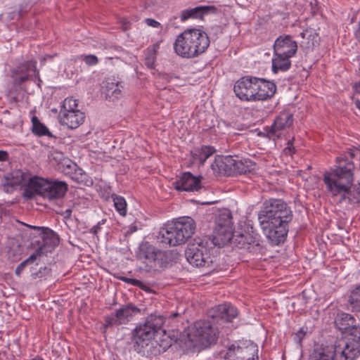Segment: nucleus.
Segmentation results:
<instances>
[{
  "label": "nucleus",
  "mask_w": 360,
  "mask_h": 360,
  "mask_svg": "<svg viewBox=\"0 0 360 360\" xmlns=\"http://www.w3.org/2000/svg\"><path fill=\"white\" fill-rule=\"evenodd\" d=\"M338 165L323 174V181L329 195L339 203L360 202V181H354V165L352 160L342 157L336 158Z\"/></svg>",
  "instance_id": "f257e3e1"
},
{
  "label": "nucleus",
  "mask_w": 360,
  "mask_h": 360,
  "mask_svg": "<svg viewBox=\"0 0 360 360\" xmlns=\"http://www.w3.org/2000/svg\"><path fill=\"white\" fill-rule=\"evenodd\" d=\"M238 316V310L229 304H219L209 311L210 320L195 322L188 334L189 340L195 347H207L214 343L219 336L218 326L231 322Z\"/></svg>",
  "instance_id": "f03ea898"
},
{
  "label": "nucleus",
  "mask_w": 360,
  "mask_h": 360,
  "mask_svg": "<svg viewBox=\"0 0 360 360\" xmlns=\"http://www.w3.org/2000/svg\"><path fill=\"white\" fill-rule=\"evenodd\" d=\"M232 225L231 213L223 212L216 217L214 233L219 236V242L217 243L219 246L231 243L239 248L252 251L254 246L259 245V241L255 236L246 231H233Z\"/></svg>",
  "instance_id": "7ed1b4c3"
},
{
  "label": "nucleus",
  "mask_w": 360,
  "mask_h": 360,
  "mask_svg": "<svg viewBox=\"0 0 360 360\" xmlns=\"http://www.w3.org/2000/svg\"><path fill=\"white\" fill-rule=\"evenodd\" d=\"M163 324L164 319L162 316L150 315L143 324L136 327L133 333L134 350L141 353L150 344L152 348L148 351L150 354L156 356L164 352L170 346L169 342L162 340V344H159L158 340H153Z\"/></svg>",
  "instance_id": "20e7f679"
},
{
  "label": "nucleus",
  "mask_w": 360,
  "mask_h": 360,
  "mask_svg": "<svg viewBox=\"0 0 360 360\" xmlns=\"http://www.w3.org/2000/svg\"><path fill=\"white\" fill-rule=\"evenodd\" d=\"M210 43V39L205 32L195 28L188 29L176 37L174 49L178 56L192 58L204 53Z\"/></svg>",
  "instance_id": "39448f33"
},
{
  "label": "nucleus",
  "mask_w": 360,
  "mask_h": 360,
  "mask_svg": "<svg viewBox=\"0 0 360 360\" xmlns=\"http://www.w3.org/2000/svg\"><path fill=\"white\" fill-rule=\"evenodd\" d=\"M351 339L336 340L331 345H316L309 360H355L358 345Z\"/></svg>",
  "instance_id": "423d86ee"
},
{
  "label": "nucleus",
  "mask_w": 360,
  "mask_h": 360,
  "mask_svg": "<svg viewBox=\"0 0 360 360\" xmlns=\"http://www.w3.org/2000/svg\"><path fill=\"white\" fill-rule=\"evenodd\" d=\"M219 236L213 232L212 238L209 236L197 237L191 241L185 251L187 261L196 267H210L214 262L210 255V250L219 246Z\"/></svg>",
  "instance_id": "0eeeda50"
},
{
  "label": "nucleus",
  "mask_w": 360,
  "mask_h": 360,
  "mask_svg": "<svg viewBox=\"0 0 360 360\" xmlns=\"http://www.w3.org/2000/svg\"><path fill=\"white\" fill-rule=\"evenodd\" d=\"M336 328L345 334L337 340L351 339L353 342L358 345L356 349L358 350L357 356H360V326H356V319L349 314L340 313L338 314L335 320Z\"/></svg>",
  "instance_id": "6e6552de"
},
{
  "label": "nucleus",
  "mask_w": 360,
  "mask_h": 360,
  "mask_svg": "<svg viewBox=\"0 0 360 360\" xmlns=\"http://www.w3.org/2000/svg\"><path fill=\"white\" fill-rule=\"evenodd\" d=\"M31 186L37 188L40 195L50 200L60 199L68 191V184L62 181H51L41 178L31 181Z\"/></svg>",
  "instance_id": "1a4fd4ad"
},
{
  "label": "nucleus",
  "mask_w": 360,
  "mask_h": 360,
  "mask_svg": "<svg viewBox=\"0 0 360 360\" xmlns=\"http://www.w3.org/2000/svg\"><path fill=\"white\" fill-rule=\"evenodd\" d=\"M29 228L37 231L38 236L42 240V244L35 251L37 257H40L47 252H51L59 244L58 236L49 228L27 225Z\"/></svg>",
  "instance_id": "9d476101"
},
{
  "label": "nucleus",
  "mask_w": 360,
  "mask_h": 360,
  "mask_svg": "<svg viewBox=\"0 0 360 360\" xmlns=\"http://www.w3.org/2000/svg\"><path fill=\"white\" fill-rule=\"evenodd\" d=\"M140 311V309L132 304L122 306L120 309L116 310L115 314L105 317L103 327L107 328L113 326L126 324L133 316L139 314Z\"/></svg>",
  "instance_id": "9b49d317"
},
{
  "label": "nucleus",
  "mask_w": 360,
  "mask_h": 360,
  "mask_svg": "<svg viewBox=\"0 0 360 360\" xmlns=\"http://www.w3.org/2000/svg\"><path fill=\"white\" fill-rule=\"evenodd\" d=\"M257 77L245 76L238 79L234 84L236 96L244 101H255Z\"/></svg>",
  "instance_id": "f8f14e48"
},
{
  "label": "nucleus",
  "mask_w": 360,
  "mask_h": 360,
  "mask_svg": "<svg viewBox=\"0 0 360 360\" xmlns=\"http://www.w3.org/2000/svg\"><path fill=\"white\" fill-rule=\"evenodd\" d=\"M257 346L252 342H243L237 347L233 345L227 353L231 360H257Z\"/></svg>",
  "instance_id": "ddd939ff"
},
{
  "label": "nucleus",
  "mask_w": 360,
  "mask_h": 360,
  "mask_svg": "<svg viewBox=\"0 0 360 360\" xmlns=\"http://www.w3.org/2000/svg\"><path fill=\"white\" fill-rule=\"evenodd\" d=\"M163 255V252L158 250L148 242L143 243L140 245L139 252L137 253L138 259L143 261L151 267L159 264L160 263V260L162 259Z\"/></svg>",
  "instance_id": "4468645a"
},
{
  "label": "nucleus",
  "mask_w": 360,
  "mask_h": 360,
  "mask_svg": "<svg viewBox=\"0 0 360 360\" xmlns=\"http://www.w3.org/2000/svg\"><path fill=\"white\" fill-rule=\"evenodd\" d=\"M292 124V115L287 111L281 112L274 120L270 129L267 131V136L273 139L279 138L281 134V131L290 128Z\"/></svg>",
  "instance_id": "2eb2a0df"
},
{
  "label": "nucleus",
  "mask_w": 360,
  "mask_h": 360,
  "mask_svg": "<svg viewBox=\"0 0 360 360\" xmlns=\"http://www.w3.org/2000/svg\"><path fill=\"white\" fill-rule=\"evenodd\" d=\"M297 51V42L290 35L280 36L274 44V53L276 55L294 56Z\"/></svg>",
  "instance_id": "dca6fc26"
},
{
  "label": "nucleus",
  "mask_w": 360,
  "mask_h": 360,
  "mask_svg": "<svg viewBox=\"0 0 360 360\" xmlns=\"http://www.w3.org/2000/svg\"><path fill=\"white\" fill-rule=\"evenodd\" d=\"M266 238L274 245L283 242L288 231V225L261 224Z\"/></svg>",
  "instance_id": "f3484780"
},
{
  "label": "nucleus",
  "mask_w": 360,
  "mask_h": 360,
  "mask_svg": "<svg viewBox=\"0 0 360 360\" xmlns=\"http://www.w3.org/2000/svg\"><path fill=\"white\" fill-rule=\"evenodd\" d=\"M173 224L183 244L191 237L196 227L195 221L189 217L179 218Z\"/></svg>",
  "instance_id": "a211bd4d"
},
{
  "label": "nucleus",
  "mask_w": 360,
  "mask_h": 360,
  "mask_svg": "<svg viewBox=\"0 0 360 360\" xmlns=\"http://www.w3.org/2000/svg\"><path fill=\"white\" fill-rule=\"evenodd\" d=\"M156 237L158 242L163 245L176 246L182 244L173 224L162 227Z\"/></svg>",
  "instance_id": "6ab92c4d"
},
{
  "label": "nucleus",
  "mask_w": 360,
  "mask_h": 360,
  "mask_svg": "<svg viewBox=\"0 0 360 360\" xmlns=\"http://www.w3.org/2000/svg\"><path fill=\"white\" fill-rule=\"evenodd\" d=\"M283 200L281 199H270L264 202L262 209L259 213L260 224H267L274 217L279 207H283Z\"/></svg>",
  "instance_id": "aec40b11"
},
{
  "label": "nucleus",
  "mask_w": 360,
  "mask_h": 360,
  "mask_svg": "<svg viewBox=\"0 0 360 360\" xmlns=\"http://www.w3.org/2000/svg\"><path fill=\"white\" fill-rule=\"evenodd\" d=\"M174 186L178 191H197L201 188L200 179L190 172H184L174 183Z\"/></svg>",
  "instance_id": "412c9836"
},
{
  "label": "nucleus",
  "mask_w": 360,
  "mask_h": 360,
  "mask_svg": "<svg viewBox=\"0 0 360 360\" xmlns=\"http://www.w3.org/2000/svg\"><path fill=\"white\" fill-rule=\"evenodd\" d=\"M255 101H265L273 97L276 91L274 82L257 77Z\"/></svg>",
  "instance_id": "4be33fe9"
},
{
  "label": "nucleus",
  "mask_w": 360,
  "mask_h": 360,
  "mask_svg": "<svg viewBox=\"0 0 360 360\" xmlns=\"http://www.w3.org/2000/svg\"><path fill=\"white\" fill-rule=\"evenodd\" d=\"M58 118L62 125H65L70 129H76L83 123L85 116L84 112L79 110L59 114Z\"/></svg>",
  "instance_id": "5701e85b"
},
{
  "label": "nucleus",
  "mask_w": 360,
  "mask_h": 360,
  "mask_svg": "<svg viewBox=\"0 0 360 360\" xmlns=\"http://www.w3.org/2000/svg\"><path fill=\"white\" fill-rule=\"evenodd\" d=\"M217 8L214 6H198L195 8L184 10L180 15L181 21L189 18L202 19L203 16L208 13H215Z\"/></svg>",
  "instance_id": "b1692460"
},
{
  "label": "nucleus",
  "mask_w": 360,
  "mask_h": 360,
  "mask_svg": "<svg viewBox=\"0 0 360 360\" xmlns=\"http://www.w3.org/2000/svg\"><path fill=\"white\" fill-rule=\"evenodd\" d=\"M214 164L219 173L227 176L236 174V159L233 156L228 155L216 160Z\"/></svg>",
  "instance_id": "393cba45"
},
{
  "label": "nucleus",
  "mask_w": 360,
  "mask_h": 360,
  "mask_svg": "<svg viewBox=\"0 0 360 360\" xmlns=\"http://www.w3.org/2000/svg\"><path fill=\"white\" fill-rule=\"evenodd\" d=\"M300 37L302 39L300 46L304 49H313L319 44V34L312 29L305 30L300 33Z\"/></svg>",
  "instance_id": "a878e982"
},
{
  "label": "nucleus",
  "mask_w": 360,
  "mask_h": 360,
  "mask_svg": "<svg viewBox=\"0 0 360 360\" xmlns=\"http://www.w3.org/2000/svg\"><path fill=\"white\" fill-rule=\"evenodd\" d=\"M283 207H279L274 217L269 221L270 224L275 225H288L291 221L292 213L287 204L283 201Z\"/></svg>",
  "instance_id": "bb28decb"
},
{
  "label": "nucleus",
  "mask_w": 360,
  "mask_h": 360,
  "mask_svg": "<svg viewBox=\"0 0 360 360\" xmlns=\"http://www.w3.org/2000/svg\"><path fill=\"white\" fill-rule=\"evenodd\" d=\"M35 62H28L18 70L13 72V82L15 84L20 85L29 79L30 75L25 74V71H32L34 73L36 72Z\"/></svg>",
  "instance_id": "cd10ccee"
},
{
  "label": "nucleus",
  "mask_w": 360,
  "mask_h": 360,
  "mask_svg": "<svg viewBox=\"0 0 360 360\" xmlns=\"http://www.w3.org/2000/svg\"><path fill=\"white\" fill-rule=\"evenodd\" d=\"M291 57L285 55L280 56L274 53L272 58V71L274 73H278L279 71L285 72L291 67Z\"/></svg>",
  "instance_id": "c85d7f7f"
},
{
  "label": "nucleus",
  "mask_w": 360,
  "mask_h": 360,
  "mask_svg": "<svg viewBox=\"0 0 360 360\" xmlns=\"http://www.w3.org/2000/svg\"><path fill=\"white\" fill-rule=\"evenodd\" d=\"M121 88L122 86L120 84L119 82H115L113 79H108L104 86V92L106 97L114 100L121 96Z\"/></svg>",
  "instance_id": "c756f323"
},
{
  "label": "nucleus",
  "mask_w": 360,
  "mask_h": 360,
  "mask_svg": "<svg viewBox=\"0 0 360 360\" xmlns=\"http://www.w3.org/2000/svg\"><path fill=\"white\" fill-rule=\"evenodd\" d=\"M214 147L204 146L201 148H195L192 153L193 160L198 162L199 164L203 165L207 158L215 153Z\"/></svg>",
  "instance_id": "7c9ffc66"
},
{
  "label": "nucleus",
  "mask_w": 360,
  "mask_h": 360,
  "mask_svg": "<svg viewBox=\"0 0 360 360\" xmlns=\"http://www.w3.org/2000/svg\"><path fill=\"white\" fill-rule=\"evenodd\" d=\"M23 181V173L21 171H14L5 178L4 186L6 189V191L8 192L9 188H13L15 186L21 184Z\"/></svg>",
  "instance_id": "2f4dec72"
},
{
  "label": "nucleus",
  "mask_w": 360,
  "mask_h": 360,
  "mask_svg": "<svg viewBox=\"0 0 360 360\" xmlns=\"http://www.w3.org/2000/svg\"><path fill=\"white\" fill-rule=\"evenodd\" d=\"M236 174H245L255 170L256 164L250 159H236Z\"/></svg>",
  "instance_id": "473e14b6"
},
{
  "label": "nucleus",
  "mask_w": 360,
  "mask_h": 360,
  "mask_svg": "<svg viewBox=\"0 0 360 360\" xmlns=\"http://www.w3.org/2000/svg\"><path fill=\"white\" fill-rule=\"evenodd\" d=\"M161 41L162 40L156 42L153 46L148 47L146 51L145 64L149 68H153Z\"/></svg>",
  "instance_id": "72a5a7b5"
},
{
  "label": "nucleus",
  "mask_w": 360,
  "mask_h": 360,
  "mask_svg": "<svg viewBox=\"0 0 360 360\" xmlns=\"http://www.w3.org/2000/svg\"><path fill=\"white\" fill-rule=\"evenodd\" d=\"M32 132L39 136H51V133L47 129V127L39 122L37 117L32 118Z\"/></svg>",
  "instance_id": "f704fd0d"
},
{
  "label": "nucleus",
  "mask_w": 360,
  "mask_h": 360,
  "mask_svg": "<svg viewBox=\"0 0 360 360\" xmlns=\"http://www.w3.org/2000/svg\"><path fill=\"white\" fill-rule=\"evenodd\" d=\"M77 100L72 98H67L63 101L61 110L59 114L69 113L71 112L79 111Z\"/></svg>",
  "instance_id": "c9c22d12"
},
{
  "label": "nucleus",
  "mask_w": 360,
  "mask_h": 360,
  "mask_svg": "<svg viewBox=\"0 0 360 360\" xmlns=\"http://www.w3.org/2000/svg\"><path fill=\"white\" fill-rule=\"evenodd\" d=\"M349 303L352 311H360V285L352 292Z\"/></svg>",
  "instance_id": "e433bc0d"
},
{
  "label": "nucleus",
  "mask_w": 360,
  "mask_h": 360,
  "mask_svg": "<svg viewBox=\"0 0 360 360\" xmlns=\"http://www.w3.org/2000/svg\"><path fill=\"white\" fill-rule=\"evenodd\" d=\"M59 168L66 175L72 174L74 169H77V165L68 158H63V160L58 162Z\"/></svg>",
  "instance_id": "4c0bfd02"
},
{
  "label": "nucleus",
  "mask_w": 360,
  "mask_h": 360,
  "mask_svg": "<svg viewBox=\"0 0 360 360\" xmlns=\"http://www.w3.org/2000/svg\"><path fill=\"white\" fill-rule=\"evenodd\" d=\"M114 205L117 211L122 216L127 214V202L123 197L116 195L113 198Z\"/></svg>",
  "instance_id": "58836bf2"
},
{
  "label": "nucleus",
  "mask_w": 360,
  "mask_h": 360,
  "mask_svg": "<svg viewBox=\"0 0 360 360\" xmlns=\"http://www.w3.org/2000/svg\"><path fill=\"white\" fill-rule=\"evenodd\" d=\"M36 179H41V178L33 177L30 179L27 186L23 193V196L26 198L32 199L34 198L36 195H40L39 191L37 190V188H34L31 186V181Z\"/></svg>",
  "instance_id": "ea45409f"
},
{
  "label": "nucleus",
  "mask_w": 360,
  "mask_h": 360,
  "mask_svg": "<svg viewBox=\"0 0 360 360\" xmlns=\"http://www.w3.org/2000/svg\"><path fill=\"white\" fill-rule=\"evenodd\" d=\"M69 176L73 181H75L77 183L86 184V179H87L86 174L85 172H84L82 169L78 168L77 167L76 169H74L72 172V174H69Z\"/></svg>",
  "instance_id": "a19ab883"
},
{
  "label": "nucleus",
  "mask_w": 360,
  "mask_h": 360,
  "mask_svg": "<svg viewBox=\"0 0 360 360\" xmlns=\"http://www.w3.org/2000/svg\"><path fill=\"white\" fill-rule=\"evenodd\" d=\"M38 257L35 253L31 255L27 259L22 262L15 269V274L17 276H20L22 271L24 270L25 267L30 264H32Z\"/></svg>",
  "instance_id": "79ce46f5"
},
{
  "label": "nucleus",
  "mask_w": 360,
  "mask_h": 360,
  "mask_svg": "<svg viewBox=\"0 0 360 360\" xmlns=\"http://www.w3.org/2000/svg\"><path fill=\"white\" fill-rule=\"evenodd\" d=\"M120 280H121L127 283L131 284L135 286H139V287H141V288H143V283L141 281H140L139 280H136L134 278H127V277H124V276L120 277Z\"/></svg>",
  "instance_id": "37998d69"
},
{
  "label": "nucleus",
  "mask_w": 360,
  "mask_h": 360,
  "mask_svg": "<svg viewBox=\"0 0 360 360\" xmlns=\"http://www.w3.org/2000/svg\"><path fill=\"white\" fill-rule=\"evenodd\" d=\"M306 332L300 328L296 333L294 334V340L299 345H301V342L305 337Z\"/></svg>",
  "instance_id": "c03bdc74"
},
{
  "label": "nucleus",
  "mask_w": 360,
  "mask_h": 360,
  "mask_svg": "<svg viewBox=\"0 0 360 360\" xmlns=\"http://www.w3.org/2000/svg\"><path fill=\"white\" fill-rule=\"evenodd\" d=\"M292 140L288 141L287 146L283 149V153L286 155L291 156L295 153V148L292 145Z\"/></svg>",
  "instance_id": "a18cd8bd"
},
{
  "label": "nucleus",
  "mask_w": 360,
  "mask_h": 360,
  "mask_svg": "<svg viewBox=\"0 0 360 360\" xmlns=\"http://www.w3.org/2000/svg\"><path fill=\"white\" fill-rule=\"evenodd\" d=\"M84 61L89 65H94L97 64L98 58L94 55H88L85 56Z\"/></svg>",
  "instance_id": "49530a36"
},
{
  "label": "nucleus",
  "mask_w": 360,
  "mask_h": 360,
  "mask_svg": "<svg viewBox=\"0 0 360 360\" xmlns=\"http://www.w3.org/2000/svg\"><path fill=\"white\" fill-rule=\"evenodd\" d=\"M145 22L150 27H155V28L161 27V24L154 19L146 18L145 20Z\"/></svg>",
  "instance_id": "de8ad7c7"
},
{
  "label": "nucleus",
  "mask_w": 360,
  "mask_h": 360,
  "mask_svg": "<svg viewBox=\"0 0 360 360\" xmlns=\"http://www.w3.org/2000/svg\"><path fill=\"white\" fill-rule=\"evenodd\" d=\"M105 221V220L103 219L101 221L98 222L96 226L90 229V233H93L94 235H96L98 231L101 229V225L103 224Z\"/></svg>",
  "instance_id": "09e8293b"
},
{
  "label": "nucleus",
  "mask_w": 360,
  "mask_h": 360,
  "mask_svg": "<svg viewBox=\"0 0 360 360\" xmlns=\"http://www.w3.org/2000/svg\"><path fill=\"white\" fill-rule=\"evenodd\" d=\"M50 271V269L44 267L43 269H40L37 273H36V276L39 278H41L46 274H49Z\"/></svg>",
  "instance_id": "8fccbe9b"
},
{
  "label": "nucleus",
  "mask_w": 360,
  "mask_h": 360,
  "mask_svg": "<svg viewBox=\"0 0 360 360\" xmlns=\"http://www.w3.org/2000/svg\"><path fill=\"white\" fill-rule=\"evenodd\" d=\"M8 158V153L5 150H0V161H6Z\"/></svg>",
  "instance_id": "3c124183"
},
{
  "label": "nucleus",
  "mask_w": 360,
  "mask_h": 360,
  "mask_svg": "<svg viewBox=\"0 0 360 360\" xmlns=\"http://www.w3.org/2000/svg\"><path fill=\"white\" fill-rule=\"evenodd\" d=\"M52 155L53 159L58 161V162L63 160V153L60 152H54Z\"/></svg>",
  "instance_id": "603ef678"
},
{
  "label": "nucleus",
  "mask_w": 360,
  "mask_h": 360,
  "mask_svg": "<svg viewBox=\"0 0 360 360\" xmlns=\"http://www.w3.org/2000/svg\"><path fill=\"white\" fill-rule=\"evenodd\" d=\"M354 91L356 92V94H359L360 95V82H358V83H356L354 85Z\"/></svg>",
  "instance_id": "864d4df0"
},
{
  "label": "nucleus",
  "mask_w": 360,
  "mask_h": 360,
  "mask_svg": "<svg viewBox=\"0 0 360 360\" xmlns=\"http://www.w3.org/2000/svg\"><path fill=\"white\" fill-rule=\"evenodd\" d=\"M72 214V210L71 209H67L63 212V214L65 216V218H70Z\"/></svg>",
  "instance_id": "5fc2aeb1"
},
{
  "label": "nucleus",
  "mask_w": 360,
  "mask_h": 360,
  "mask_svg": "<svg viewBox=\"0 0 360 360\" xmlns=\"http://www.w3.org/2000/svg\"><path fill=\"white\" fill-rule=\"evenodd\" d=\"M349 154L351 158H354L355 157V154L352 150H349Z\"/></svg>",
  "instance_id": "6e6d98bb"
},
{
  "label": "nucleus",
  "mask_w": 360,
  "mask_h": 360,
  "mask_svg": "<svg viewBox=\"0 0 360 360\" xmlns=\"http://www.w3.org/2000/svg\"><path fill=\"white\" fill-rule=\"evenodd\" d=\"M212 167L213 169H215L214 167V165H212Z\"/></svg>",
  "instance_id": "4d7b16f0"
},
{
  "label": "nucleus",
  "mask_w": 360,
  "mask_h": 360,
  "mask_svg": "<svg viewBox=\"0 0 360 360\" xmlns=\"http://www.w3.org/2000/svg\"><path fill=\"white\" fill-rule=\"evenodd\" d=\"M34 360H44V359H34Z\"/></svg>",
  "instance_id": "13d9d810"
}]
</instances>
